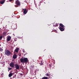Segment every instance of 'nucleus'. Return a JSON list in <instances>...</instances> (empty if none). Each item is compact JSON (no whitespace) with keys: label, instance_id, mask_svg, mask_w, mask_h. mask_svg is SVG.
I'll list each match as a JSON object with an SVG mask.
<instances>
[{"label":"nucleus","instance_id":"nucleus-1","mask_svg":"<svg viewBox=\"0 0 79 79\" xmlns=\"http://www.w3.org/2000/svg\"><path fill=\"white\" fill-rule=\"evenodd\" d=\"M20 61L21 63H28V59L27 58L24 57L23 59H21Z\"/></svg>","mask_w":79,"mask_h":79},{"label":"nucleus","instance_id":"nucleus-2","mask_svg":"<svg viewBox=\"0 0 79 79\" xmlns=\"http://www.w3.org/2000/svg\"><path fill=\"white\" fill-rule=\"evenodd\" d=\"M5 54L6 55H7V56H10V55L11 54V52L9 50H7L5 51Z\"/></svg>","mask_w":79,"mask_h":79},{"label":"nucleus","instance_id":"nucleus-3","mask_svg":"<svg viewBox=\"0 0 79 79\" xmlns=\"http://www.w3.org/2000/svg\"><path fill=\"white\" fill-rule=\"evenodd\" d=\"M15 69H16L17 70H19V65L17 64L16 63L15 64Z\"/></svg>","mask_w":79,"mask_h":79},{"label":"nucleus","instance_id":"nucleus-4","mask_svg":"<svg viewBox=\"0 0 79 79\" xmlns=\"http://www.w3.org/2000/svg\"><path fill=\"white\" fill-rule=\"evenodd\" d=\"M9 66L11 68H15V64L14 62H11L9 64Z\"/></svg>","mask_w":79,"mask_h":79},{"label":"nucleus","instance_id":"nucleus-5","mask_svg":"<svg viewBox=\"0 0 79 79\" xmlns=\"http://www.w3.org/2000/svg\"><path fill=\"white\" fill-rule=\"evenodd\" d=\"M23 10V13L25 14L26 15L27 13V9H22Z\"/></svg>","mask_w":79,"mask_h":79},{"label":"nucleus","instance_id":"nucleus-6","mask_svg":"<svg viewBox=\"0 0 79 79\" xmlns=\"http://www.w3.org/2000/svg\"><path fill=\"white\" fill-rule=\"evenodd\" d=\"M15 4H17V5H18V6H20V2H19V1H18V0L16 1Z\"/></svg>","mask_w":79,"mask_h":79},{"label":"nucleus","instance_id":"nucleus-7","mask_svg":"<svg viewBox=\"0 0 79 79\" xmlns=\"http://www.w3.org/2000/svg\"><path fill=\"white\" fill-rule=\"evenodd\" d=\"M11 37L10 36H9L7 39V41H10V40H11Z\"/></svg>","mask_w":79,"mask_h":79},{"label":"nucleus","instance_id":"nucleus-8","mask_svg":"<svg viewBox=\"0 0 79 79\" xmlns=\"http://www.w3.org/2000/svg\"><path fill=\"white\" fill-rule=\"evenodd\" d=\"M17 58V55L15 54H14L13 55V58H14V59H16Z\"/></svg>","mask_w":79,"mask_h":79},{"label":"nucleus","instance_id":"nucleus-9","mask_svg":"<svg viewBox=\"0 0 79 79\" xmlns=\"http://www.w3.org/2000/svg\"><path fill=\"white\" fill-rule=\"evenodd\" d=\"M4 3H5V0H3V1H0V3L1 5H3Z\"/></svg>","mask_w":79,"mask_h":79},{"label":"nucleus","instance_id":"nucleus-10","mask_svg":"<svg viewBox=\"0 0 79 79\" xmlns=\"http://www.w3.org/2000/svg\"><path fill=\"white\" fill-rule=\"evenodd\" d=\"M19 49L18 48H17L15 49V52L16 53H18V51H19Z\"/></svg>","mask_w":79,"mask_h":79},{"label":"nucleus","instance_id":"nucleus-11","mask_svg":"<svg viewBox=\"0 0 79 79\" xmlns=\"http://www.w3.org/2000/svg\"><path fill=\"white\" fill-rule=\"evenodd\" d=\"M59 29L61 31H63L64 30V28H63L62 27H60Z\"/></svg>","mask_w":79,"mask_h":79},{"label":"nucleus","instance_id":"nucleus-12","mask_svg":"<svg viewBox=\"0 0 79 79\" xmlns=\"http://www.w3.org/2000/svg\"><path fill=\"white\" fill-rule=\"evenodd\" d=\"M60 26L61 27H63V28H64V27H65V26H64L63 25V24H62V23H60Z\"/></svg>","mask_w":79,"mask_h":79},{"label":"nucleus","instance_id":"nucleus-13","mask_svg":"<svg viewBox=\"0 0 79 79\" xmlns=\"http://www.w3.org/2000/svg\"><path fill=\"white\" fill-rule=\"evenodd\" d=\"M13 76V73H10L9 74V77H11V76Z\"/></svg>","mask_w":79,"mask_h":79},{"label":"nucleus","instance_id":"nucleus-14","mask_svg":"<svg viewBox=\"0 0 79 79\" xmlns=\"http://www.w3.org/2000/svg\"><path fill=\"white\" fill-rule=\"evenodd\" d=\"M48 77H44L42 78V79H48Z\"/></svg>","mask_w":79,"mask_h":79},{"label":"nucleus","instance_id":"nucleus-15","mask_svg":"<svg viewBox=\"0 0 79 79\" xmlns=\"http://www.w3.org/2000/svg\"><path fill=\"white\" fill-rule=\"evenodd\" d=\"M8 69H9V70H12V68L11 67L9 68H8Z\"/></svg>","mask_w":79,"mask_h":79},{"label":"nucleus","instance_id":"nucleus-16","mask_svg":"<svg viewBox=\"0 0 79 79\" xmlns=\"http://www.w3.org/2000/svg\"><path fill=\"white\" fill-rule=\"evenodd\" d=\"M43 63H42V60L41 61V63H40V65H43Z\"/></svg>","mask_w":79,"mask_h":79},{"label":"nucleus","instance_id":"nucleus-17","mask_svg":"<svg viewBox=\"0 0 79 79\" xmlns=\"http://www.w3.org/2000/svg\"><path fill=\"white\" fill-rule=\"evenodd\" d=\"M2 38H3V37H2V36H0V40H2Z\"/></svg>","mask_w":79,"mask_h":79},{"label":"nucleus","instance_id":"nucleus-18","mask_svg":"<svg viewBox=\"0 0 79 79\" xmlns=\"http://www.w3.org/2000/svg\"><path fill=\"white\" fill-rule=\"evenodd\" d=\"M19 68H21V69H22L23 68V66H20Z\"/></svg>","mask_w":79,"mask_h":79},{"label":"nucleus","instance_id":"nucleus-19","mask_svg":"<svg viewBox=\"0 0 79 79\" xmlns=\"http://www.w3.org/2000/svg\"><path fill=\"white\" fill-rule=\"evenodd\" d=\"M46 76H49V74H48V73H47V74H46Z\"/></svg>","mask_w":79,"mask_h":79},{"label":"nucleus","instance_id":"nucleus-20","mask_svg":"<svg viewBox=\"0 0 79 79\" xmlns=\"http://www.w3.org/2000/svg\"><path fill=\"white\" fill-rule=\"evenodd\" d=\"M49 67H50V68L51 67V66H52V65H51V64H49Z\"/></svg>","mask_w":79,"mask_h":79},{"label":"nucleus","instance_id":"nucleus-21","mask_svg":"<svg viewBox=\"0 0 79 79\" xmlns=\"http://www.w3.org/2000/svg\"><path fill=\"white\" fill-rule=\"evenodd\" d=\"M13 0H9V2H11Z\"/></svg>","mask_w":79,"mask_h":79},{"label":"nucleus","instance_id":"nucleus-22","mask_svg":"<svg viewBox=\"0 0 79 79\" xmlns=\"http://www.w3.org/2000/svg\"><path fill=\"white\" fill-rule=\"evenodd\" d=\"M19 56H21V54L19 55Z\"/></svg>","mask_w":79,"mask_h":79},{"label":"nucleus","instance_id":"nucleus-23","mask_svg":"<svg viewBox=\"0 0 79 79\" xmlns=\"http://www.w3.org/2000/svg\"><path fill=\"white\" fill-rule=\"evenodd\" d=\"M23 53H24V50H23Z\"/></svg>","mask_w":79,"mask_h":79},{"label":"nucleus","instance_id":"nucleus-24","mask_svg":"<svg viewBox=\"0 0 79 79\" xmlns=\"http://www.w3.org/2000/svg\"><path fill=\"white\" fill-rule=\"evenodd\" d=\"M56 26H58V24H56Z\"/></svg>","mask_w":79,"mask_h":79},{"label":"nucleus","instance_id":"nucleus-25","mask_svg":"<svg viewBox=\"0 0 79 79\" xmlns=\"http://www.w3.org/2000/svg\"><path fill=\"white\" fill-rule=\"evenodd\" d=\"M1 50H3V49H2H2H1Z\"/></svg>","mask_w":79,"mask_h":79},{"label":"nucleus","instance_id":"nucleus-26","mask_svg":"<svg viewBox=\"0 0 79 79\" xmlns=\"http://www.w3.org/2000/svg\"><path fill=\"white\" fill-rule=\"evenodd\" d=\"M1 49H2V48H0V50H1Z\"/></svg>","mask_w":79,"mask_h":79},{"label":"nucleus","instance_id":"nucleus-27","mask_svg":"<svg viewBox=\"0 0 79 79\" xmlns=\"http://www.w3.org/2000/svg\"><path fill=\"white\" fill-rule=\"evenodd\" d=\"M22 75H23V74H22V75H21V76H22Z\"/></svg>","mask_w":79,"mask_h":79},{"label":"nucleus","instance_id":"nucleus-28","mask_svg":"<svg viewBox=\"0 0 79 79\" xmlns=\"http://www.w3.org/2000/svg\"><path fill=\"white\" fill-rule=\"evenodd\" d=\"M0 58H1V57H0Z\"/></svg>","mask_w":79,"mask_h":79},{"label":"nucleus","instance_id":"nucleus-29","mask_svg":"<svg viewBox=\"0 0 79 79\" xmlns=\"http://www.w3.org/2000/svg\"><path fill=\"white\" fill-rule=\"evenodd\" d=\"M2 76V74H1Z\"/></svg>","mask_w":79,"mask_h":79},{"label":"nucleus","instance_id":"nucleus-30","mask_svg":"<svg viewBox=\"0 0 79 79\" xmlns=\"http://www.w3.org/2000/svg\"><path fill=\"white\" fill-rule=\"evenodd\" d=\"M32 68H33V67H32Z\"/></svg>","mask_w":79,"mask_h":79},{"label":"nucleus","instance_id":"nucleus-31","mask_svg":"<svg viewBox=\"0 0 79 79\" xmlns=\"http://www.w3.org/2000/svg\"><path fill=\"white\" fill-rule=\"evenodd\" d=\"M8 71H9V70H8Z\"/></svg>","mask_w":79,"mask_h":79}]
</instances>
